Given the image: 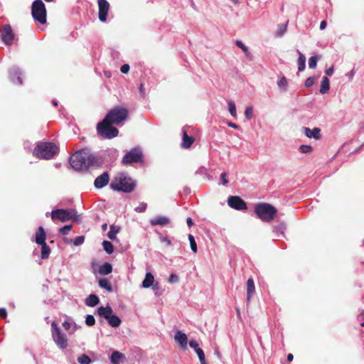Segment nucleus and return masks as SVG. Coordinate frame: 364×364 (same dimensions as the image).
I'll return each instance as SVG.
<instances>
[{
    "instance_id": "nucleus-6",
    "label": "nucleus",
    "mask_w": 364,
    "mask_h": 364,
    "mask_svg": "<svg viewBox=\"0 0 364 364\" xmlns=\"http://www.w3.org/2000/svg\"><path fill=\"white\" fill-rule=\"evenodd\" d=\"M113 125H114V123L105 117L97 125V134L103 139H112L117 136L119 130Z\"/></svg>"
},
{
    "instance_id": "nucleus-17",
    "label": "nucleus",
    "mask_w": 364,
    "mask_h": 364,
    "mask_svg": "<svg viewBox=\"0 0 364 364\" xmlns=\"http://www.w3.org/2000/svg\"><path fill=\"white\" fill-rule=\"evenodd\" d=\"M304 134L308 138H313L316 140H318L321 138V129L318 127H315L311 129L309 127H304Z\"/></svg>"
},
{
    "instance_id": "nucleus-60",
    "label": "nucleus",
    "mask_w": 364,
    "mask_h": 364,
    "mask_svg": "<svg viewBox=\"0 0 364 364\" xmlns=\"http://www.w3.org/2000/svg\"><path fill=\"white\" fill-rule=\"evenodd\" d=\"M139 91L141 92V95H144V85L142 83L140 84V86H139Z\"/></svg>"
},
{
    "instance_id": "nucleus-53",
    "label": "nucleus",
    "mask_w": 364,
    "mask_h": 364,
    "mask_svg": "<svg viewBox=\"0 0 364 364\" xmlns=\"http://www.w3.org/2000/svg\"><path fill=\"white\" fill-rule=\"evenodd\" d=\"M7 316V311L4 308L0 309V317L2 318H5Z\"/></svg>"
},
{
    "instance_id": "nucleus-57",
    "label": "nucleus",
    "mask_w": 364,
    "mask_h": 364,
    "mask_svg": "<svg viewBox=\"0 0 364 364\" xmlns=\"http://www.w3.org/2000/svg\"><path fill=\"white\" fill-rule=\"evenodd\" d=\"M326 21H322L320 23V28L321 30L324 29L326 27Z\"/></svg>"
},
{
    "instance_id": "nucleus-24",
    "label": "nucleus",
    "mask_w": 364,
    "mask_h": 364,
    "mask_svg": "<svg viewBox=\"0 0 364 364\" xmlns=\"http://www.w3.org/2000/svg\"><path fill=\"white\" fill-rule=\"evenodd\" d=\"M98 272L102 275H107L112 272V266L111 264L105 262L100 267Z\"/></svg>"
},
{
    "instance_id": "nucleus-59",
    "label": "nucleus",
    "mask_w": 364,
    "mask_h": 364,
    "mask_svg": "<svg viewBox=\"0 0 364 364\" xmlns=\"http://www.w3.org/2000/svg\"><path fill=\"white\" fill-rule=\"evenodd\" d=\"M287 360H288V361H289V362L292 361V360H293V359H294V355H293V354H291V353H289V354L287 355Z\"/></svg>"
},
{
    "instance_id": "nucleus-27",
    "label": "nucleus",
    "mask_w": 364,
    "mask_h": 364,
    "mask_svg": "<svg viewBox=\"0 0 364 364\" xmlns=\"http://www.w3.org/2000/svg\"><path fill=\"white\" fill-rule=\"evenodd\" d=\"M39 245L41 246V257L42 259H46L48 258L50 253V249L46 244V242L39 244Z\"/></svg>"
},
{
    "instance_id": "nucleus-26",
    "label": "nucleus",
    "mask_w": 364,
    "mask_h": 364,
    "mask_svg": "<svg viewBox=\"0 0 364 364\" xmlns=\"http://www.w3.org/2000/svg\"><path fill=\"white\" fill-rule=\"evenodd\" d=\"M330 82L329 80L327 77H323L321 83L320 92L321 94H326L329 91L330 89Z\"/></svg>"
},
{
    "instance_id": "nucleus-30",
    "label": "nucleus",
    "mask_w": 364,
    "mask_h": 364,
    "mask_svg": "<svg viewBox=\"0 0 364 364\" xmlns=\"http://www.w3.org/2000/svg\"><path fill=\"white\" fill-rule=\"evenodd\" d=\"M123 358L124 355L122 353L115 350L112 353L111 355V362L114 364H117L119 362V360Z\"/></svg>"
},
{
    "instance_id": "nucleus-9",
    "label": "nucleus",
    "mask_w": 364,
    "mask_h": 364,
    "mask_svg": "<svg viewBox=\"0 0 364 364\" xmlns=\"http://www.w3.org/2000/svg\"><path fill=\"white\" fill-rule=\"evenodd\" d=\"M98 315L107 319L112 327H118L121 324V319L117 315L112 314V309L110 306H100L97 309Z\"/></svg>"
},
{
    "instance_id": "nucleus-5",
    "label": "nucleus",
    "mask_w": 364,
    "mask_h": 364,
    "mask_svg": "<svg viewBox=\"0 0 364 364\" xmlns=\"http://www.w3.org/2000/svg\"><path fill=\"white\" fill-rule=\"evenodd\" d=\"M136 183L132 178L120 173L111 183V187L116 191L131 193L135 188Z\"/></svg>"
},
{
    "instance_id": "nucleus-29",
    "label": "nucleus",
    "mask_w": 364,
    "mask_h": 364,
    "mask_svg": "<svg viewBox=\"0 0 364 364\" xmlns=\"http://www.w3.org/2000/svg\"><path fill=\"white\" fill-rule=\"evenodd\" d=\"M99 286L101 288L105 289L109 292H112V287L110 282L107 279H105V278L100 279L99 280Z\"/></svg>"
},
{
    "instance_id": "nucleus-35",
    "label": "nucleus",
    "mask_w": 364,
    "mask_h": 364,
    "mask_svg": "<svg viewBox=\"0 0 364 364\" xmlns=\"http://www.w3.org/2000/svg\"><path fill=\"white\" fill-rule=\"evenodd\" d=\"M188 240H189V242H190V246H191V248L192 250V251L196 253L197 252V245H196V242L195 241V238L194 237L189 234L188 235Z\"/></svg>"
},
{
    "instance_id": "nucleus-12",
    "label": "nucleus",
    "mask_w": 364,
    "mask_h": 364,
    "mask_svg": "<svg viewBox=\"0 0 364 364\" xmlns=\"http://www.w3.org/2000/svg\"><path fill=\"white\" fill-rule=\"evenodd\" d=\"M228 204L230 208L237 210H245L247 209L246 203L240 196H230L228 199Z\"/></svg>"
},
{
    "instance_id": "nucleus-36",
    "label": "nucleus",
    "mask_w": 364,
    "mask_h": 364,
    "mask_svg": "<svg viewBox=\"0 0 364 364\" xmlns=\"http://www.w3.org/2000/svg\"><path fill=\"white\" fill-rule=\"evenodd\" d=\"M277 85L281 89L285 90L288 85L287 78L284 76L281 77L280 80L278 81Z\"/></svg>"
},
{
    "instance_id": "nucleus-2",
    "label": "nucleus",
    "mask_w": 364,
    "mask_h": 364,
    "mask_svg": "<svg viewBox=\"0 0 364 364\" xmlns=\"http://www.w3.org/2000/svg\"><path fill=\"white\" fill-rule=\"evenodd\" d=\"M58 151V147L52 142H40L33 149V155L41 159H50Z\"/></svg>"
},
{
    "instance_id": "nucleus-13",
    "label": "nucleus",
    "mask_w": 364,
    "mask_h": 364,
    "mask_svg": "<svg viewBox=\"0 0 364 364\" xmlns=\"http://www.w3.org/2000/svg\"><path fill=\"white\" fill-rule=\"evenodd\" d=\"M97 4L99 20L102 22H105L110 9L109 3L107 0H97Z\"/></svg>"
},
{
    "instance_id": "nucleus-25",
    "label": "nucleus",
    "mask_w": 364,
    "mask_h": 364,
    "mask_svg": "<svg viewBox=\"0 0 364 364\" xmlns=\"http://www.w3.org/2000/svg\"><path fill=\"white\" fill-rule=\"evenodd\" d=\"M100 302L99 298L95 294H90L85 300V304L88 306H95Z\"/></svg>"
},
{
    "instance_id": "nucleus-51",
    "label": "nucleus",
    "mask_w": 364,
    "mask_h": 364,
    "mask_svg": "<svg viewBox=\"0 0 364 364\" xmlns=\"http://www.w3.org/2000/svg\"><path fill=\"white\" fill-rule=\"evenodd\" d=\"M245 117L250 119L252 116V109L250 107H247L245 112Z\"/></svg>"
},
{
    "instance_id": "nucleus-48",
    "label": "nucleus",
    "mask_w": 364,
    "mask_h": 364,
    "mask_svg": "<svg viewBox=\"0 0 364 364\" xmlns=\"http://www.w3.org/2000/svg\"><path fill=\"white\" fill-rule=\"evenodd\" d=\"M220 180H221V183L224 186H226L228 183V180L227 178V173L225 172L221 173Z\"/></svg>"
},
{
    "instance_id": "nucleus-37",
    "label": "nucleus",
    "mask_w": 364,
    "mask_h": 364,
    "mask_svg": "<svg viewBox=\"0 0 364 364\" xmlns=\"http://www.w3.org/2000/svg\"><path fill=\"white\" fill-rule=\"evenodd\" d=\"M313 150V148L310 145H301L299 146V151L301 152V153H304V154H307V153H310Z\"/></svg>"
},
{
    "instance_id": "nucleus-31",
    "label": "nucleus",
    "mask_w": 364,
    "mask_h": 364,
    "mask_svg": "<svg viewBox=\"0 0 364 364\" xmlns=\"http://www.w3.org/2000/svg\"><path fill=\"white\" fill-rule=\"evenodd\" d=\"M119 230V228H117L114 225L110 226V230L107 233V237L110 239L114 240L116 238V235L118 233Z\"/></svg>"
},
{
    "instance_id": "nucleus-49",
    "label": "nucleus",
    "mask_w": 364,
    "mask_h": 364,
    "mask_svg": "<svg viewBox=\"0 0 364 364\" xmlns=\"http://www.w3.org/2000/svg\"><path fill=\"white\" fill-rule=\"evenodd\" d=\"M358 321L360 322V324L362 327H364V312L360 314L357 317ZM364 334V331H363Z\"/></svg>"
},
{
    "instance_id": "nucleus-42",
    "label": "nucleus",
    "mask_w": 364,
    "mask_h": 364,
    "mask_svg": "<svg viewBox=\"0 0 364 364\" xmlns=\"http://www.w3.org/2000/svg\"><path fill=\"white\" fill-rule=\"evenodd\" d=\"M85 323L87 326H92L95 323V319L92 315H87L85 319Z\"/></svg>"
},
{
    "instance_id": "nucleus-47",
    "label": "nucleus",
    "mask_w": 364,
    "mask_h": 364,
    "mask_svg": "<svg viewBox=\"0 0 364 364\" xmlns=\"http://www.w3.org/2000/svg\"><path fill=\"white\" fill-rule=\"evenodd\" d=\"M170 283H176L178 282V277L176 274H171L168 278Z\"/></svg>"
},
{
    "instance_id": "nucleus-54",
    "label": "nucleus",
    "mask_w": 364,
    "mask_h": 364,
    "mask_svg": "<svg viewBox=\"0 0 364 364\" xmlns=\"http://www.w3.org/2000/svg\"><path fill=\"white\" fill-rule=\"evenodd\" d=\"M333 70H334V68H333V66H331V68H329L328 69H327L326 70V74L328 76H331L333 75Z\"/></svg>"
},
{
    "instance_id": "nucleus-55",
    "label": "nucleus",
    "mask_w": 364,
    "mask_h": 364,
    "mask_svg": "<svg viewBox=\"0 0 364 364\" xmlns=\"http://www.w3.org/2000/svg\"><path fill=\"white\" fill-rule=\"evenodd\" d=\"M228 125L230 127H232V128H234V129H237L239 127L237 124L233 123V122H229L228 123Z\"/></svg>"
},
{
    "instance_id": "nucleus-63",
    "label": "nucleus",
    "mask_w": 364,
    "mask_h": 364,
    "mask_svg": "<svg viewBox=\"0 0 364 364\" xmlns=\"http://www.w3.org/2000/svg\"><path fill=\"white\" fill-rule=\"evenodd\" d=\"M46 2H51V1H53L54 0H45Z\"/></svg>"
},
{
    "instance_id": "nucleus-28",
    "label": "nucleus",
    "mask_w": 364,
    "mask_h": 364,
    "mask_svg": "<svg viewBox=\"0 0 364 364\" xmlns=\"http://www.w3.org/2000/svg\"><path fill=\"white\" fill-rule=\"evenodd\" d=\"M298 70L299 71H303L306 67V58L300 51H298Z\"/></svg>"
},
{
    "instance_id": "nucleus-4",
    "label": "nucleus",
    "mask_w": 364,
    "mask_h": 364,
    "mask_svg": "<svg viewBox=\"0 0 364 364\" xmlns=\"http://www.w3.org/2000/svg\"><path fill=\"white\" fill-rule=\"evenodd\" d=\"M129 114L128 108L126 106L118 105L109 109L105 117L114 125H119L127 121Z\"/></svg>"
},
{
    "instance_id": "nucleus-22",
    "label": "nucleus",
    "mask_w": 364,
    "mask_h": 364,
    "mask_svg": "<svg viewBox=\"0 0 364 364\" xmlns=\"http://www.w3.org/2000/svg\"><path fill=\"white\" fill-rule=\"evenodd\" d=\"M154 282V277L151 272L146 274L145 278L142 282V287L144 288H149L151 287Z\"/></svg>"
},
{
    "instance_id": "nucleus-7",
    "label": "nucleus",
    "mask_w": 364,
    "mask_h": 364,
    "mask_svg": "<svg viewBox=\"0 0 364 364\" xmlns=\"http://www.w3.org/2000/svg\"><path fill=\"white\" fill-rule=\"evenodd\" d=\"M51 219L55 220H60V222H67L70 220L77 221L79 215H77L75 210L67 209H56L50 213Z\"/></svg>"
},
{
    "instance_id": "nucleus-62",
    "label": "nucleus",
    "mask_w": 364,
    "mask_h": 364,
    "mask_svg": "<svg viewBox=\"0 0 364 364\" xmlns=\"http://www.w3.org/2000/svg\"><path fill=\"white\" fill-rule=\"evenodd\" d=\"M153 286V289H157V284H155V285H152Z\"/></svg>"
},
{
    "instance_id": "nucleus-41",
    "label": "nucleus",
    "mask_w": 364,
    "mask_h": 364,
    "mask_svg": "<svg viewBox=\"0 0 364 364\" xmlns=\"http://www.w3.org/2000/svg\"><path fill=\"white\" fill-rule=\"evenodd\" d=\"M146 208L147 204L146 203H141L134 210L137 213H143L146 210Z\"/></svg>"
},
{
    "instance_id": "nucleus-14",
    "label": "nucleus",
    "mask_w": 364,
    "mask_h": 364,
    "mask_svg": "<svg viewBox=\"0 0 364 364\" xmlns=\"http://www.w3.org/2000/svg\"><path fill=\"white\" fill-rule=\"evenodd\" d=\"M1 36L5 45L9 46L12 44L14 39V33L10 25L6 24L2 27Z\"/></svg>"
},
{
    "instance_id": "nucleus-61",
    "label": "nucleus",
    "mask_w": 364,
    "mask_h": 364,
    "mask_svg": "<svg viewBox=\"0 0 364 364\" xmlns=\"http://www.w3.org/2000/svg\"><path fill=\"white\" fill-rule=\"evenodd\" d=\"M102 230H107V225L106 223H105V224H103V225H102Z\"/></svg>"
},
{
    "instance_id": "nucleus-11",
    "label": "nucleus",
    "mask_w": 364,
    "mask_h": 364,
    "mask_svg": "<svg viewBox=\"0 0 364 364\" xmlns=\"http://www.w3.org/2000/svg\"><path fill=\"white\" fill-rule=\"evenodd\" d=\"M52 337L55 343L62 349H65L68 346V339L66 335L62 333L60 328L55 322L51 323Z\"/></svg>"
},
{
    "instance_id": "nucleus-52",
    "label": "nucleus",
    "mask_w": 364,
    "mask_h": 364,
    "mask_svg": "<svg viewBox=\"0 0 364 364\" xmlns=\"http://www.w3.org/2000/svg\"><path fill=\"white\" fill-rule=\"evenodd\" d=\"M189 346H190V347H191L192 348H194L195 350H196L198 348V343L195 340H191L189 342Z\"/></svg>"
},
{
    "instance_id": "nucleus-8",
    "label": "nucleus",
    "mask_w": 364,
    "mask_h": 364,
    "mask_svg": "<svg viewBox=\"0 0 364 364\" xmlns=\"http://www.w3.org/2000/svg\"><path fill=\"white\" fill-rule=\"evenodd\" d=\"M31 14L33 18L41 24L47 22V13L44 3L42 0H35L31 6Z\"/></svg>"
},
{
    "instance_id": "nucleus-32",
    "label": "nucleus",
    "mask_w": 364,
    "mask_h": 364,
    "mask_svg": "<svg viewBox=\"0 0 364 364\" xmlns=\"http://www.w3.org/2000/svg\"><path fill=\"white\" fill-rule=\"evenodd\" d=\"M102 246H103L105 251L107 254L110 255L113 252V251H114L113 245L109 241H107V240L103 241Z\"/></svg>"
},
{
    "instance_id": "nucleus-56",
    "label": "nucleus",
    "mask_w": 364,
    "mask_h": 364,
    "mask_svg": "<svg viewBox=\"0 0 364 364\" xmlns=\"http://www.w3.org/2000/svg\"><path fill=\"white\" fill-rule=\"evenodd\" d=\"M63 326L66 329V330H68L70 327V324L69 322L68 321H64L63 323Z\"/></svg>"
},
{
    "instance_id": "nucleus-39",
    "label": "nucleus",
    "mask_w": 364,
    "mask_h": 364,
    "mask_svg": "<svg viewBox=\"0 0 364 364\" xmlns=\"http://www.w3.org/2000/svg\"><path fill=\"white\" fill-rule=\"evenodd\" d=\"M196 352L197 353V354L198 355V358L200 359V363L201 364H205V355H204L203 350L201 348H198L196 350Z\"/></svg>"
},
{
    "instance_id": "nucleus-40",
    "label": "nucleus",
    "mask_w": 364,
    "mask_h": 364,
    "mask_svg": "<svg viewBox=\"0 0 364 364\" xmlns=\"http://www.w3.org/2000/svg\"><path fill=\"white\" fill-rule=\"evenodd\" d=\"M317 61H318L317 56H311L309 59V67L310 68H314L316 66Z\"/></svg>"
},
{
    "instance_id": "nucleus-18",
    "label": "nucleus",
    "mask_w": 364,
    "mask_h": 364,
    "mask_svg": "<svg viewBox=\"0 0 364 364\" xmlns=\"http://www.w3.org/2000/svg\"><path fill=\"white\" fill-rule=\"evenodd\" d=\"M109 182V175L107 172H104L100 176L97 177L95 181V186L97 188H101L105 186Z\"/></svg>"
},
{
    "instance_id": "nucleus-43",
    "label": "nucleus",
    "mask_w": 364,
    "mask_h": 364,
    "mask_svg": "<svg viewBox=\"0 0 364 364\" xmlns=\"http://www.w3.org/2000/svg\"><path fill=\"white\" fill-rule=\"evenodd\" d=\"M72 225H65L61 228H60L59 230V232L60 233H61L62 235H66L68 234V232L70 231V230L72 229Z\"/></svg>"
},
{
    "instance_id": "nucleus-50",
    "label": "nucleus",
    "mask_w": 364,
    "mask_h": 364,
    "mask_svg": "<svg viewBox=\"0 0 364 364\" xmlns=\"http://www.w3.org/2000/svg\"><path fill=\"white\" fill-rule=\"evenodd\" d=\"M129 65L128 64H124L121 66L120 70L122 73L127 74L129 71Z\"/></svg>"
},
{
    "instance_id": "nucleus-19",
    "label": "nucleus",
    "mask_w": 364,
    "mask_h": 364,
    "mask_svg": "<svg viewBox=\"0 0 364 364\" xmlns=\"http://www.w3.org/2000/svg\"><path fill=\"white\" fill-rule=\"evenodd\" d=\"M46 234L42 226L38 227L36 236H35V242L39 245L46 242Z\"/></svg>"
},
{
    "instance_id": "nucleus-1",
    "label": "nucleus",
    "mask_w": 364,
    "mask_h": 364,
    "mask_svg": "<svg viewBox=\"0 0 364 364\" xmlns=\"http://www.w3.org/2000/svg\"><path fill=\"white\" fill-rule=\"evenodd\" d=\"M97 159L87 149H82L76 151L70 158L71 166L77 171H85L89 167L94 166Z\"/></svg>"
},
{
    "instance_id": "nucleus-10",
    "label": "nucleus",
    "mask_w": 364,
    "mask_h": 364,
    "mask_svg": "<svg viewBox=\"0 0 364 364\" xmlns=\"http://www.w3.org/2000/svg\"><path fill=\"white\" fill-rule=\"evenodd\" d=\"M143 161V153L140 148L135 147L128 151L122 158V163L124 165Z\"/></svg>"
},
{
    "instance_id": "nucleus-33",
    "label": "nucleus",
    "mask_w": 364,
    "mask_h": 364,
    "mask_svg": "<svg viewBox=\"0 0 364 364\" xmlns=\"http://www.w3.org/2000/svg\"><path fill=\"white\" fill-rule=\"evenodd\" d=\"M77 361L80 364H90L92 360L86 354H82L80 357H78Z\"/></svg>"
},
{
    "instance_id": "nucleus-21",
    "label": "nucleus",
    "mask_w": 364,
    "mask_h": 364,
    "mask_svg": "<svg viewBox=\"0 0 364 364\" xmlns=\"http://www.w3.org/2000/svg\"><path fill=\"white\" fill-rule=\"evenodd\" d=\"M255 291V283L252 278H249L247 282V300L250 301Z\"/></svg>"
},
{
    "instance_id": "nucleus-3",
    "label": "nucleus",
    "mask_w": 364,
    "mask_h": 364,
    "mask_svg": "<svg viewBox=\"0 0 364 364\" xmlns=\"http://www.w3.org/2000/svg\"><path fill=\"white\" fill-rule=\"evenodd\" d=\"M255 213L262 221L270 223L274 219L277 210L269 203H260L256 205Z\"/></svg>"
},
{
    "instance_id": "nucleus-46",
    "label": "nucleus",
    "mask_w": 364,
    "mask_h": 364,
    "mask_svg": "<svg viewBox=\"0 0 364 364\" xmlns=\"http://www.w3.org/2000/svg\"><path fill=\"white\" fill-rule=\"evenodd\" d=\"M314 84V77H309L305 81V86L309 87Z\"/></svg>"
},
{
    "instance_id": "nucleus-38",
    "label": "nucleus",
    "mask_w": 364,
    "mask_h": 364,
    "mask_svg": "<svg viewBox=\"0 0 364 364\" xmlns=\"http://www.w3.org/2000/svg\"><path fill=\"white\" fill-rule=\"evenodd\" d=\"M287 23L286 24H280L278 26V31L277 32V36H281L286 32Z\"/></svg>"
},
{
    "instance_id": "nucleus-45",
    "label": "nucleus",
    "mask_w": 364,
    "mask_h": 364,
    "mask_svg": "<svg viewBox=\"0 0 364 364\" xmlns=\"http://www.w3.org/2000/svg\"><path fill=\"white\" fill-rule=\"evenodd\" d=\"M85 237L84 236H77L74 240V245L76 246L80 245L84 242Z\"/></svg>"
},
{
    "instance_id": "nucleus-20",
    "label": "nucleus",
    "mask_w": 364,
    "mask_h": 364,
    "mask_svg": "<svg viewBox=\"0 0 364 364\" xmlns=\"http://www.w3.org/2000/svg\"><path fill=\"white\" fill-rule=\"evenodd\" d=\"M170 220L164 216H157L150 220V223L152 226L162 225L165 226L169 224Z\"/></svg>"
},
{
    "instance_id": "nucleus-15",
    "label": "nucleus",
    "mask_w": 364,
    "mask_h": 364,
    "mask_svg": "<svg viewBox=\"0 0 364 364\" xmlns=\"http://www.w3.org/2000/svg\"><path fill=\"white\" fill-rule=\"evenodd\" d=\"M174 340L181 349H186L188 344V337L186 334L181 331H177L174 336Z\"/></svg>"
},
{
    "instance_id": "nucleus-16",
    "label": "nucleus",
    "mask_w": 364,
    "mask_h": 364,
    "mask_svg": "<svg viewBox=\"0 0 364 364\" xmlns=\"http://www.w3.org/2000/svg\"><path fill=\"white\" fill-rule=\"evenodd\" d=\"M183 138L181 142V147L183 149H188L191 146L195 141V139L192 136L188 135L186 128L184 127L182 129Z\"/></svg>"
},
{
    "instance_id": "nucleus-23",
    "label": "nucleus",
    "mask_w": 364,
    "mask_h": 364,
    "mask_svg": "<svg viewBox=\"0 0 364 364\" xmlns=\"http://www.w3.org/2000/svg\"><path fill=\"white\" fill-rule=\"evenodd\" d=\"M21 73L18 70H13L11 71V79L15 84H22Z\"/></svg>"
},
{
    "instance_id": "nucleus-34",
    "label": "nucleus",
    "mask_w": 364,
    "mask_h": 364,
    "mask_svg": "<svg viewBox=\"0 0 364 364\" xmlns=\"http://www.w3.org/2000/svg\"><path fill=\"white\" fill-rule=\"evenodd\" d=\"M228 109H229V112H230V114L233 117H236V116H237L236 106L233 101H229Z\"/></svg>"
},
{
    "instance_id": "nucleus-44",
    "label": "nucleus",
    "mask_w": 364,
    "mask_h": 364,
    "mask_svg": "<svg viewBox=\"0 0 364 364\" xmlns=\"http://www.w3.org/2000/svg\"><path fill=\"white\" fill-rule=\"evenodd\" d=\"M235 43L237 46L240 48L246 55L248 54V49L247 46H245L241 41H237Z\"/></svg>"
},
{
    "instance_id": "nucleus-58",
    "label": "nucleus",
    "mask_w": 364,
    "mask_h": 364,
    "mask_svg": "<svg viewBox=\"0 0 364 364\" xmlns=\"http://www.w3.org/2000/svg\"><path fill=\"white\" fill-rule=\"evenodd\" d=\"M188 227H191L193 225V220L191 218H188L186 220Z\"/></svg>"
}]
</instances>
